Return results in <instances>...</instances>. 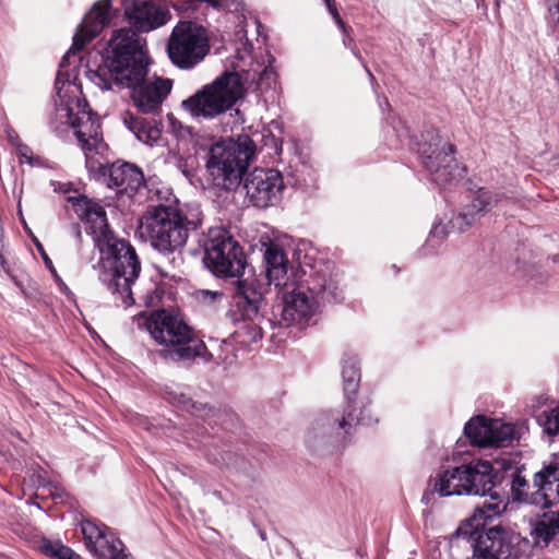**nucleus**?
Masks as SVG:
<instances>
[{
    "instance_id": "nucleus-33",
    "label": "nucleus",
    "mask_w": 559,
    "mask_h": 559,
    "mask_svg": "<svg viewBox=\"0 0 559 559\" xmlns=\"http://www.w3.org/2000/svg\"><path fill=\"white\" fill-rule=\"evenodd\" d=\"M530 485L527 480L520 475V473H515L511 480V491L513 493L514 500L525 501L531 503L532 493H528L527 489Z\"/></svg>"
},
{
    "instance_id": "nucleus-3",
    "label": "nucleus",
    "mask_w": 559,
    "mask_h": 559,
    "mask_svg": "<svg viewBox=\"0 0 559 559\" xmlns=\"http://www.w3.org/2000/svg\"><path fill=\"white\" fill-rule=\"evenodd\" d=\"M56 88L60 99L57 118L61 123H67L74 129V134L84 152L85 164L90 173L105 176L107 171L105 157L107 146L103 141L99 120L87 108L85 99L80 97L76 85L62 83L60 86V75H58Z\"/></svg>"
},
{
    "instance_id": "nucleus-46",
    "label": "nucleus",
    "mask_w": 559,
    "mask_h": 559,
    "mask_svg": "<svg viewBox=\"0 0 559 559\" xmlns=\"http://www.w3.org/2000/svg\"><path fill=\"white\" fill-rule=\"evenodd\" d=\"M76 235L80 237L81 236V230L78 228L76 229Z\"/></svg>"
},
{
    "instance_id": "nucleus-22",
    "label": "nucleus",
    "mask_w": 559,
    "mask_h": 559,
    "mask_svg": "<svg viewBox=\"0 0 559 559\" xmlns=\"http://www.w3.org/2000/svg\"><path fill=\"white\" fill-rule=\"evenodd\" d=\"M144 183L142 171L129 163H114L108 168V186L116 188L119 193L132 195Z\"/></svg>"
},
{
    "instance_id": "nucleus-5",
    "label": "nucleus",
    "mask_w": 559,
    "mask_h": 559,
    "mask_svg": "<svg viewBox=\"0 0 559 559\" xmlns=\"http://www.w3.org/2000/svg\"><path fill=\"white\" fill-rule=\"evenodd\" d=\"M253 155V141L246 134L215 143L206 163L213 185L224 190L238 187Z\"/></svg>"
},
{
    "instance_id": "nucleus-34",
    "label": "nucleus",
    "mask_w": 559,
    "mask_h": 559,
    "mask_svg": "<svg viewBox=\"0 0 559 559\" xmlns=\"http://www.w3.org/2000/svg\"><path fill=\"white\" fill-rule=\"evenodd\" d=\"M546 4L554 33L559 36V0H546Z\"/></svg>"
},
{
    "instance_id": "nucleus-8",
    "label": "nucleus",
    "mask_w": 559,
    "mask_h": 559,
    "mask_svg": "<svg viewBox=\"0 0 559 559\" xmlns=\"http://www.w3.org/2000/svg\"><path fill=\"white\" fill-rule=\"evenodd\" d=\"M206 29L191 21L179 22L168 38L167 53L170 61L182 70H191L210 52Z\"/></svg>"
},
{
    "instance_id": "nucleus-26",
    "label": "nucleus",
    "mask_w": 559,
    "mask_h": 559,
    "mask_svg": "<svg viewBox=\"0 0 559 559\" xmlns=\"http://www.w3.org/2000/svg\"><path fill=\"white\" fill-rule=\"evenodd\" d=\"M262 294L258 292L248 281H238L234 295V305L241 313L243 321H251L259 310Z\"/></svg>"
},
{
    "instance_id": "nucleus-31",
    "label": "nucleus",
    "mask_w": 559,
    "mask_h": 559,
    "mask_svg": "<svg viewBox=\"0 0 559 559\" xmlns=\"http://www.w3.org/2000/svg\"><path fill=\"white\" fill-rule=\"evenodd\" d=\"M343 412H352L353 413V425L361 424V425H372L378 423V418L376 417L372 408L369 404L360 403V405H356L352 399H348L346 408Z\"/></svg>"
},
{
    "instance_id": "nucleus-24",
    "label": "nucleus",
    "mask_w": 559,
    "mask_h": 559,
    "mask_svg": "<svg viewBox=\"0 0 559 559\" xmlns=\"http://www.w3.org/2000/svg\"><path fill=\"white\" fill-rule=\"evenodd\" d=\"M265 273L270 284L275 287L287 285L288 260L282 248L270 242L264 251Z\"/></svg>"
},
{
    "instance_id": "nucleus-13",
    "label": "nucleus",
    "mask_w": 559,
    "mask_h": 559,
    "mask_svg": "<svg viewBox=\"0 0 559 559\" xmlns=\"http://www.w3.org/2000/svg\"><path fill=\"white\" fill-rule=\"evenodd\" d=\"M81 532L86 549L98 559H128L123 542L105 524L85 520L81 522Z\"/></svg>"
},
{
    "instance_id": "nucleus-19",
    "label": "nucleus",
    "mask_w": 559,
    "mask_h": 559,
    "mask_svg": "<svg viewBox=\"0 0 559 559\" xmlns=\"http://www.w3.org/2000/svg\"><path fill=\"white\" fill-rule=\"evenodd\" d=\"M503 193L492 192L480 188L463 212L450 219L451 228L456 231H465L472 227L486 212L497 206L503 199Z\"/></svg>"
},
{
    "instance_id": "nucleus-39",
    "label": "nucleus",
    "mask_w": 559,
    "mask_h": 559,
    "mask_svg": "<svg viewBox=\"0 0 559 559\" xmlns=\"http://www.w3.org/2000/svg\"><path fill=\"white\" fill-rule=\"evenodd\" d=\"M334 0H324L326 7H328V10L329 12L332 14L333 19L335 20V22L341 26V27H344V24L341 20V16L336 10V7L334 5L333 3Z\"/></svg>"
},
{
    "instance_id": "nucleus-41",
    "label": "nucleus",
    "mask_w": 559,
    "mask_h": 559,
    "mask_svg": "<svg viewBox=\"0 0 559 559\" xmlns=\"http://www.w3.org/2000/svg\"><path fill=\"white\" fill-rule=\"evenodd\" d=\"M55 191L67 194L70 191V187L67 183L51 182Z\"/></svg>"
},
{
    "instance_id": "nucleus-43",
    "label": "nucleus",
    "mask_w": 559,
    "mask_h": 559,
    "mask_svg": "<svg viewBox=\"0 0 559 559\" xmlns=\"http://www.w3.org/2000/svg\"><path fill=\"white\" fill-rule=\"evenodd\" d=\"M9 139H10V141H11L13 144H15V145H16L17 143H20V142L17 141V140H19V139H17V136H15V138H14V136H12L11 134H9Z\"/></svg>"
},
{
    "instance_id": "nucleus-10",
    "label": "nucleus",
    "mask_w": 559,
    "mask_h": 559,
    "mask_svg": "<svg viewBox=\"0 0 559 559\" xmlns=\"http://www.w3.org/2000/svg\"><path fill=\"white\" fill-rule=\"evenodd\" d=\"M418 153L424 167L430 173L436 183L445 186L462 177L464 169L453 156L454 146L444 141L437 131H427L423 135Z\"/></svg>"
},
{
    "instance_id": "nucleus-11",
    "label": "nucleus",
    "mask_w": 559,
    "mask_h": 559,
    "mask_svg": "<svg viewBox=\"0 0 559 559\" xmlns=\"http://www.w3.org/2000/svg\"><path fill=\"white\" fill-rule=\"evenodd\" d=\"M205 265L216 275L238 277L246 267L241 247L225 229L210 230L205 242Z\"/></svg>"
},
{
    "instance_id": "nucleus-2",
    "label": "nucleus",
    "mask_w": 559,
    "mask_h": 559,
    "mask_svg": "<svg viewBox=\"0 0 559 559\" xmlns=\"http://www.w3.org/2000/svg\"><path fill=\"white\" fill-rule=\"evenodd\" d=\"M76 215L87 225L102 258L100 281L124 307L134 304L132 285L138 278L141 265L135 250L124 240L116 238L108 228L104 207L86 197H68Z\"/></svg>"
},
{
    "instance_id": "nucleus-37",
    "label": "nucleus",
    "mask_w": 559,
    "mask_h": 559,
    "mask_svg": "<svg viewBox=\"0 0 559 559\" xmlns=\"http://www.w3.org/2000/svg\"><path fill=\"white\" fill-rule=\"evenodd\" d=\"M198 297L203 302L215 304L223 300L224 295L218 292L200 290Z\"/></svg>"
},
{
    "instance_id": "nucleus-35",
    "label": "nucleus",
    "mask_w": 559,
    "mask_h": 559,
    "mask_svg": "<svg viewBox=\"0 0 559 559\" xmlns=\"http://www.w3.org/2000/svg\"><path fill=\"white\" fill-rule=\"evenodd\" d=\"M201 2H209L214 8L219 7V0H178L173 4V7L177 10H194Z\"/></svg>"
},
{
    "instance_id": "nucleus-6",
    "label": "nucleus",
    "mask_w": 559,
    "mask_h": 559,
    "mask_svg": "<svg viewBox=\"0 0 559 559\" xmlns=\"http://www.w3.org/2000/svg\"><path fill=\"white\" fill-rule=\"evenodd\" d=\"M239 73L226 72L181 102V108L193 119L210 120L230 109L245 95Z\"/></svg>"
},
{
    "instance_id": "nucleus-20",
    "label": "nucleus",
    "mask_w": 559,
    "mask_h": 559,
    "mask_svg": "<svg viewBox=\"0 0 559 559\" xmlns=\"http://www.w3.org/2000/svg\"><path fill=\"white\" fill-rule=\"evenodd\" d=\"M474 559H519L518 538L490 530L485 538H481L473 555Z\"/></svg>"
},
{
    "instance_id": "nucleus-32",
    "label": "nucleus",
    "mask_w": 559,
    "mask_h": 559,
    "mask_svg": "<svg viewBox=\"0 0 559 559\" xmlns=\"http://www.w3.org/2000/svg\"><path fill=\"white\" fill-rule=\"evenodd\" d=\"M41 550L53 559H81L71 548L59 543L45 540L41 545Z\"/></svg>"
},
{
    "instance_id": "nucleus-17",
    "label": "nucleus",
    "mask_w": 559,
    "mask_h": 559,
    "mask_svg": "<svg viewBox=\"0 0 559 559\" xmlns=\"http://www.w3.org/2000/svg\"><path fill=\"white\" fill-rule=\"evenodd\" d=\"M111 1L99 0L94 3L90 12H87L78 26L73 36V44L68 50L64 59L70 55L81 51L90 41L100 34L104 27L111 20Z\"/></svg>"
},
{
    "instance_id": "nucleus-44",
    "label": "nucleus",
    "mask_w": 559,
    "mask_h": 559,
    "mask_svg": "<svg viewBox=\"0 0 559 559\" xmlns=\"http://www.w3.org/2000/svg\"><path fill=\"white\" fill-rule=\"evenodd\" d=\"M37 478H38V484L44 486L45 485L44 478L40 475H38Z\"/></svg>"
},
{
    "instance_id": "nucleus-38",
    "label": "nucleus",
    "mask_w": 559,
    "mask_h": 559,
    "mask_svg": "<svg viewBox=\"0 0 559 559\" xmlns=\"http://www.w3.org/2000/svg\"><path fill=\"white\" fill-rule=\"evenodd\" d=\"M273 76H274L273 70L269 69V68H264L261 72H259V78L255 79V73H254L253 76L251 78V81L255 82L257 87L261 90L263 81L264 80L270 81L271 79H273Z\"/></svg>"
},
{
    "instance_id": "nucleus-1",
    "label": "nucleus",
    "mask_w": 559,
    "mask_h": 559,
    "mask_svg": "<svg viewBox=\"0 0 559 559\" xmlns=\"http://www.w3.org/2000/svg\"><path fill=\"white\" fill-rule=\"evenodd\" d=\"M88 78L102 91L128 87L139 111L155 115L173 88V81L147 78L146 40L131 28L114 32L103 63Z\"/></svg>"
},
{
    "instance_id": "nucleus-42",
    "label": "nucleus",
    "mask_w": 559,
    "mask_h": 559,
    "mask_svg": "<svg viewBox=\"0 0 559 559\" xmlns=\"http://www.w3.org/2000/svg\"><path fill=\"white\" fill-rule=\"evenodd\" d=\"M251 330H252V341H257V340H260L262 338V332L261 330L258 328V326H251V325H248Z\"/></svg>"
},
{
    "instance_id": "nucleus-40",
    "label": "nucleus",
    "mask_w": 559,
    "mask_h": 559,
    "mask_svg": "<svg viewBox=\"0 0 559 559\" xmlns=\"http://www.w3.org/2000/svg\"><path fill=\"white\" fill-rule=\"evenodd\" d=\"M167 119L169 121V124H170V128L173 131H176L178 129H181V123L180 121L173 115V114H169L167 116Z\"/></svg>"
},
{
    "instance_id": "nucleus-15",
    "label": "nucleus",
    "mask_w": 559,
    "mask_h": 559,
    "mask_svg": "<svg viewBox=\"0 0 559 559\" xmlns=\"http://www.w3.org/2000/svg\"><path fill=\"white\" fill-rule=\"evenodd\" d=\"M243 189L254 206L267 207L280 202L284 181L275 169L255 168L246 178Z\"/></svg>"
},
{
    "instance_id": "nucleus-14",
    "label": "nucleus",
    "mask_w": 559,
    "mask_h": 559,
    "mask_svg": "<svg viewBox=\"0 0 559 559\" xmlns=\"http://www.w3.org/2000/svg\"><path fill=\"white\" fill-rule=\"evenodd\" d=\"M464 431L471 442L480 448L508 447L515 439V428L512 424L484 416L472 418L465 425Z\"/></svg>"
},
{
    "instance_id": "nucleus-9",
    "label": "nucleus",
    "mask_w": 559,
    "mask_h": 559,
    "mask_svg": "<svg viewBox=\"0 0 559 559\" xmlns=\"http://www.w3.org/2000/svg\"><path fill=\"white\" fill-rule=\"evenodd\" d=\"M466 483L468 495L489 497L490 502L484 501L478 506L473 514L476 526L486 525L491 520L506 510L507 504L502 496L495 490L493 467L488 461H476L465 464Z\"/></svg>"
},
{
    "instance_id": "nucleus-7",
    "label": "nucleus",
    "mask_w": 559,
    "mask_h": 559,
    "mask_svg": "<svg viewBox=\"0 0 559 559\" xmlns=\"http://www.w3.org/2000/svg\"><path fill=\"white\" fill-rule=\"evenodd\" d=\"M192 223L177 210L157 205L140 219V233L160 252L175 253L187 242Z\"/></svg>"
},
{
    "instance_id": "nucleus-28",
    "label": "nucleus",
    "mask_w": 559,
    "mask_h": 559,
    "mask_svg": "<svg viewBox=\"0 0 559 559\" xmlns=\"http://www.w3.org/2000/svg\"><path fill=\"white\" fill-rule=\"evenodd\" d=\"M559 535V511H548L536 522L532 536L536 546L546 547Z\"/></svg>"
},
{
    "instance_id": "nucleus-21",
    "label": "nucleus",
    "mask_w": 559,
    "mask_h": 559,
    "mask_svg": "<svg viewBox=\"0 0 559 559\" xmlns=\"http://www.w3.org/2000/svg\"><path fill=\"white\" fill-rule=\"evenodd\" d=\"M531 503L546 508L559 503V463H550L535 473Z\"/></svg>"
},
{
    "instance_id": "nucleus-4",
    "label": "nucleus",
    "mask_w": 559,
    "mask_h": 559,
    "mask_svg": "<svg viewBox=\"0 0 559 559\" xmlns=\"http://www.w3.org/2000/svg\"><path fill=\"white\" fill-rule=\"evenodd\" d=\"M146 326L152 338L165 346L164 355L173 360H192L198 357L211 360L212 355L205 344L179 314L167 310L155 311L147 319Z\"/></svg>"
},
{
    "instance_id": "nucleus-25",
    "label": "nucleus",
    "mask_w": 559,
    "mask_h": 559,
    "mask_svg": "<svg viewBox=\"0 0 559 559\" xmlns=\"http://www.w3.org/2000/svg\"><path fill=\"white\" fill-rule=\"evenodd\" d=\"M309 294L319 301V307L325 304H337L344 300V290L340 282L332 276L317 274L307 286Z\"/></svg>"
},
{
    "instance_id": "nucleus-30",
    "label": "nucleus",
    "mask_w": 559,
    "mask_h": 559,
    "mask_svg": "<svg viewBox=\"0 0 559 559\" xmlns=\"http://www.w3.org/2000/svg\"><path fill=\"white\" fill-rule=\"evenodd\" d=\"M342 377L344 383V393L348 400L350 399V394L356 393L360 381L358 360L355 357H348L344 360Z\"/></svg>"
},
{
    "instance_id": "nucleus-47",
    "label": "nucleus",
    "mask_w": 559,
    "mask_h": 559,
    "mask_svg": "<svg viewBox=\"0 0 559 559\" xmlns=\"http://www.w3.org/2000/svg\"><path fill=\"white\" fill-rule=\"evenodd\" d=\"M499 1H500V0H496L497 4H499Z\"/></svg>"
},
{
    "instance_id": "nucleus-29",
    "label": "nucleus",
    "mask_w": 559,
    "mask_h": 559,
    "mask_svg": "<svg viewBox=\"0 0 559 559\" xmlns=\"http://www.w3.org/2000/svg\"><path fill=\"white\" fill-rule=\"evenodd\" d=\"M544 401L543 396L536 400L537 404H542ZM533 408L534 417L544 431L550 436L559 435V404L547 409H540L539 405L533 404Z\"/></svg>"
},
{
    "instance_id": "nucleus-27",
    "label": "nucleus",
    "mask_w": 559,
    "mask_h": 559,
    "mask_svg": "<svg viewBox=\"0 0 559 559\" xmlns=\"http://www.w3.org/2000/svg\"><path fill=\"white\" fill-rule=\"evenodd\" d=\"M123 122L139 141L147 145H153L162 139V128L153 119L147 120L127 112Z\"/></svg>"
},
{
    "instance_id": "nucleus-48",
    "label": "nucleus",
    "mask_w": 559,
    "mask_h": 559,
    "mask_svg": "<svg viewBox=\"0 0 559 559\" xmlns=\"http://www.w3.org/2000/svg\"><path fill=\"white\" fill-rule=\"evenodd\" d=\"M128 559H131V558H128Z\"/></svg>"
},
{
    "instance_id": "nucleus-16",
    "label": "nucleus",
    "mask_w": 559,
    "mask_h": 559,
    "mask_svg": "<svg viewBox=\"0 0 559 559\" xmlns=\"http://www.w3.org/2000/svg\"><path fill=\"white\" fill-rule=\"evenodd\" d=\"M319 311V301L314 300L306 287H297L284 295L283 300L274 310L273 316L280 325H302Z\"/></svg>"
},
{
    "instance_id": "nucleus-12",
    "label": "nucleus",
    "mask_w": 559,
    "mask_h": 559,
    "mask_svg": "<svg viewBox=\"0 0 559 559\" xmlns=\"http://www.w3.org/2000/svg\"><path fill=\"white\" fill-rule=\"evenodd\" d=\"M353 420L352 412L330 411L318 414L307 430V445L318 449L344 440L353 427Z\"/></svg>"
},
{
    "instance_id": "nucleus-18",
    "label": "nucleus",
    "mask_w": 559,
    "mask_h": 559,
    "mask_svg": "<svg viewBox=\"0 0 559 559\" xmlns=\"http://www.w3.org/2000/svg\"><path fill=\"white\" fill-rule=\"evenodd\" d=\"M126 17L140 32H150L165 25L170 14L152 1L120 0Z\"/></svg>"
},
{
    "instance_id": "nucleus-36",
    "label": "nucleus",
    "mask_w": 559,
    "mask_h": 559,
    "mask_svg": "<svg viewBox=\"0 0 559 559\" xmlns=\"http://www.w3.org/2000/svg\"><path fill=\"white\" fill-rule=\"evenodd\" d=\"M16 147L17 154L22 162H26L29 165H35L36 158L33 156V152L27 145L23 143H17Z\"/></svg>"
},
{
    "instance_id": "nucleus-45",
    "label": "nucleus",
    "mask_w": 559,
    "mask_h": 559,
    "mask_svg": "<svg viewBox=\"0 0 559 559\" xmlns=\"http://www.w3.org/2000/svg\"><path fill=\"white\" fill-rule=\"evenodd\" d=\"M159 272L164 275V276H168V272L167 271H164L163 269L159 270Z\"/></svg>"
},
{
    "instance_id": "nucleus-23",
    "label": "nucleus",
    "mask_w": 559,
    "mask_h": 559,
    "mask_svg": "<svg viewBox=\"0 0 559 559\" xmlns=\"http://www.w3.org/2000/svg\"><path fill=\"white\" fill-rule=\"evenodd\" d=\"M465 464L439 473L432 481V489L441 497L468 495Z\"/></svg>"
}]
</instances>
